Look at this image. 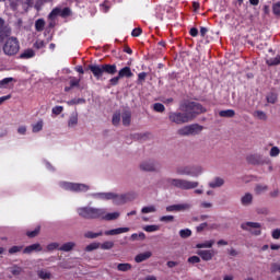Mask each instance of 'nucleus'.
Returning <instances> with one entry per match:
<instances>
[{"instance_id":"nucleus-37","label":"nucleus","mask_w":280,"mask_h":280,"mask_svg":"<svg viewBox=\"0 0 280 280\" xmlns=\"http://www.w3.org/2000/svg\"><path fill=\"white\" fill-rule=\"evenodd\" d=\"M215 241H206L205 243H199L196 245V248H212Z\"/></svg>"},{"instance_id":"nucleus-30","label":"nucleus","mask_w":280,"mask_h":280,"mask_svg":"<svg viewBox=\"0 0 280 280\" xmlns=\"http://www.w3.org/2000/svg\"><path fill=\"white\" fill-rule=\"evenodd\" d=\"M10 5L12 10H16L18 12L23 11L22 0H10Z\"/></svg>"},{"instance_id":"nucleus-7","label":"nucleus","mask_w":280,"mask_h":280,"mask_svg":"<svg viewBox=\"0 0 280 280\" xmlns=\"http://www.w3.org/2000/svg\"><path fill=\"white\" fill-rule=\"evenodd\" d=\"M168 121L175 124L176 126H183L184 124H189L191 121V116L186 112H170Z\"/></svg>"},{"instance_id":"nucleus-52","label":"nucleus","mask_w":280,"mask_h":280,"mask_svg":"<svg viewBox=\"0 0 280 280\" xmlns=\"http://www.w3.org/2000/svg\"><path fill=\"white\" fill-rule=\"evenodd\" d=\"M46 249L48 252L57 250V249L60 250V244H58V243H50V244L47 245Z\"/></svg>"},{"instance_id":"nucleus-56","label":"nucleus","mask_w":280,"mask_h":280,"mask_svg":"<svg viewBox=\"0 0 280 280\" xmlns=\"http://www.w3.org/2000/svg\"><path fill=\"white\" fill-rule=\"evenodd\" d=\"M119 80H121V79L118 74L116 77L112 78L109 80L110 86H117L119 84Z\"/></svg>"},{"instance_id":"nucleus-18","label":"nucleus","mask_w":280,"mask_h":280,"mask_svg":"<svg viewBox=\"0 0 280 280\" xmlns=\"http://www.w3.org/2000/svg\"><path fill=\"white\" fill-rule=\"evenodd\" d=\"M119 215H121V213L119 212L106 213V209H104V213L103 215H101V220H106L107 222H110L113 220H118Z\"/></svg>"},{"instance_id":"nucleus-24","label":"nucleus","mask_w":280,"mask_h":280,"mask_svg":"<svg viewBox=\"0 0 280 280\" xmlns=\"http://www.w3.org/2000/svg\"><path fill=\"white\" fill-rule=\"evenodd\" d=\"M175 173L177 176H190V166H178Z\"/></svg>"},{"instance_id":"nucleus-17","label":"nucleus","mask_w":280,"mask_h":280,"mask_svg":"<svg viewBox=\"0 0 280 280\" xmlns=\"http://www.w3.org/2000/svg\"><path fill=\"white\" fill-rule=\"evenodd\" d=\"M224 186V178L222 177H214L211 182H209L208 187L210 189H218Z\"/></svg>"},{"instance_id":"nucleus-2","label":"nucleus","mask_w":280,"mask_h":280,"mask_svg":"<svg viewBox=\"0 0 280 280\" xmlns=\"http://www.w3.org/2000/svg\"><path fill=\"white\" fill-rule=\"evenodd\" d=\"M89 69L96 80H102L105 73L108 75H115L117 73L116 65H90Z\"/></svg>"},{"instance_id":"nucleus-5","label":"nucleus","mask_w":280,"mask_h":280,"mask_svg":"<svg viewBox=\"0 0 280 280\" xmlns=\"http://www.w3.org/2000/svg\"><path fill=\"white\" fill-rule=\"evenodd\" d=\"M72 15L73 11L71 8L66 7L62 9L61 7H56L48 15L49 27H56V19H58V16H61V19H68V16Z\"/></svg>"},{"instance_id":"nucleus-49","label":"nucleus","mask_w":280,"mask_h":280,"mask_svg":"<svg viewBox=\"0 0 280 280\" xmlns=\"http://www.w3.org/2000/svg\"><path fill=\"white\" fill-rule=\"evenodd\" d=\"M256 213H258V215H268L269 210L266 207H258L256 208Z\"/></svg>"},{"instance_id":"nucleus-11","label":"nucleus","mask_w":280,"mask_h":280,"mask_svg":"<svg viewBox=\"0 0 280 280\" xmlns=\"http://www.w3.org/2000/svg\"><path fill=\"white\" fill-rule=\"evenodd\" d=\"M136 197L137 195L133 192H128L125 195L115 194V197L112 198V200H114V205H126V202H129V200H135Z\"/></svg>"},{"instance_id":"nucleus-19","label":"nucleus","mask_w":280,"mask_h":280,"mask_svg":"<svg viewBox=\"0 0 280 280\" xmlns=\"http://www.w3.org/2000/svg\"><path fill=\"white\" fill-rule=\"evenodd\" d=\"M92 196L93 198H98V200H113L115 192H96Z\"/></svg>"},{"instance_id":"nucleus-54","label":"nucleus","mask_w":280,"mask_h":280,"mask_svg":"<svg viewBox=\"0 0 280 280\" xmlns=\"http://www.w3.org/2000/svg\"><path fill=\"white\" fill-rule=\"evenodd\" d=\"M68 106H73L74 104H84V98H73L67 102Z\"/></svg>"},{"instance_id":"nucleus-50","label":"nucleus","mask_w":280,"mask_h":280,"mask_svg":"<svg viewBox=\"0 0 280 280\" xmlns=\"http://www.w3.org/2000/svg\"><path fill=\"white\" fill-rule=\"evenodd\" d=\"M112 121L114 126H119V122L121 121V114H114Z\"/></svg>"},{"instance_id":"nucleus-55","label":"nucleus","mask_w":280,"mask_h":280,"mask_svg":"<svg viewBox=\"0 0 280 280\" xmlns=\"http://www.w3.org/2000/svg\"><path fill=\"white\" fill-rule=\"evenodd\" d=\"M40 233V226H37L34 231L27 232V237H36Z\"/></svg>"},{"instance_id":"nucleus-61","label":"nucleus","mask_w":280,"mask_h":280,"mask_svg":"<svg viewBox=\"0 0 280 280\" xmlns=\"http://www.w3.org/2000/svg\"><path fill=\"white\" fill-rule=\"evenodd\" d=\"M271 272H280V262L271 264Z\"/></svg>"},{"instance_id":"nucleus-41","label":"nucleus","mask_w":280,"mask_h":280,"mask_svg":"<svg viewBox=\"0 0 280 280\" xmlns=\"http://www.w3.org/2000/svg\"><path fill=\"white\" fill-rule=\"evenodd\" d=\"M102 235H104V233H102V232H98V233L86 232L84 234V237H86L88 240H95L96 237H102Z\"/></svg>"},{"instance_id":"nucleus-4","label":"nucleus","mask_w":280,"mask_h":280,"mask_svg":"<svg viewBox=\"0 0 280 280\" xmlns=\"http://www.w3.org/2000/svg\"><path fill=\"white\" fill-rule=\"evenodd\" d=\"M179 109L183 113H186V115H190V121L194 120L196 115L205 113V107H202V105H200V103L197 102H185L179 105Z\"/></svg>"},{"instance_id":"nucleus-53","label":"nucleus","mask_w":280,"mask_h":280,"mask_svg":"<svg viewBox=\"0 0 280 280\" xmlns=\"http://www.w3.org/2000/svg\"><path fill=\"white\" fill-rule=\"evenodd\" d=\"M23 250V246H12L9 248L10 255H15V253H21Z\"/></svg>"},{"instance_id":"nucleus-33","label":"nucleus","mask_w":280,"mask_h":280,"mask_svg":"<svg viewBox=\"0 0 280 280\" xmlns=\"http://www.w3.org/2000/svg\"><path fill=\"white\" fill-rule=\"evenodd\" d=\"M220 117H225V118H233L235 117V110L233 109H225L219 112Z\"/></svg>"},{"instance_id":"nucleus-22","label":"nucleus","mask_w":280,"mask_h":280,"mask_svg":"<svg viewBox=\"0 0 280 280\" xmlns=\"http://www.w3.org/2000/svg\"><path fill=\"white\" fill-rule=\"evenodd\" d=\"M130 228H117L105 232V235H121V233H128Z\"/></svg>"},{"instance_id":"nucleus-35","label":"nucleus","mask_w":280,"mask_h":280,"mask_svg":"<svg viewBox=\"0 0 280 280\" xmlns=\"http://www.w3.org/2000/svg\"><path fill=\"white\" fill-rule=\"evenodd\" d=\"M34 56H36V52L33 49H26L20 55V58L30 59L34 58Z\"/></svg>"},{"instance_id":"nucleus-57","label":"nucleus","mask_w":280,"mask_h":280,"mask_svg":"<svg viewBox=\"0 0 280 280\" xmlns=\"http://www.w3.org/2000/svg\"><path fill=\"white\" fill-rule=\"evenodd\" d=\"M70 86H71V89H73V86H80V79L71 77L70 78Z\"/></svg>"},{"instance_id":"nucleus-64","label":"nucleus","mask_w":280,"mask_h":280,"mask_svg":"<svg viewBox=\"0 0 280 280\" xmlns=\"http://www.w3.org/2000/svg\"><path fill=\"white\" fill-rule=\"evenodd\" d=\"M273 14H277L278 16L280 15V2H277L276 4H273Z\"/></svg>"},{"instance_id":"nucleus-26","label":"nucleus","mask_w":280,"mask_h":280,"mask_svg":"<svg viewBox=\"0 0 280 280\" xmlns=\"http://www.w3.org/2000/svg\"><path fill=\"white\" fill-rule=\"evenodd\" d=\"M122 125L124 126H130V121H132V113L125 110L121 114Z\"/></svg>"},{"instance_id":"nucleus-38","label":"nucleus","mask_w":280,"mask_h":280,"mask_svg":"<svg viewBox=\"0 0 280 280\" xmlns=\"http://www.w3.org/2000/svg\"><path fill=\"white\" fill-rule=\"evenodd\" d=\"M115 243L112 241H106L103 244H100V248H102V250H110V248H114Z\"/></svg>"},{"instance_id":"nucleus-39","label":"nucleus","mask_w":280,"mask_h":280,"mask_svg":"<svg viewBox=\"0 0 280 280\" xmlns=\"http://www.w3.org/2000/svg\"><path fill=\"white\" fill-rule=\"evenodd\" d=\"M130 240L132 241V242H137V241H143V240H145V233H143V232H140L139 234H137V233H133V234H131V236H130Z\"/></svg>"},{"instance_id":"nucleus-13","label":"nucleus","mask_w":280,"mask_h":280,"mask_svg":"<svg viewBox=\"0 0 280 280\" xmlns=\"http://www.w3.org/2000/svg\"><path fill=\"white\" fill-rule=\"evenodd\" d=\"M189 209H191L189 203H177L166 207L168 213H179L180 211H189Z\"/></svg>"},{"instance_id":"nucleus-48","label":"nucleus","mask_w":280,"mask_h":280,"mask_svg":"<svg viewBox=\"0 0 280 280\" xmlns=\"http://www.w3.org/2000/svg\"><path fill=\"white\" fill-rule=\"evenodd\" d=\"M153 109L156 112V113H164L165 112V105L161 104V103H155L153 105Z\"/></svg>"},{"instance_id":"nucleus-44","label":"nucleus","mask_w":280,"mask_h":280,"mask_svg":"<svg viewBox=\"0 0 280 280\" xmlns=\"http://www.w3.org/2000/svg\"><path fill=\"white\" fill-rule=\"evenodd\" d=\"M35 28L37 30V32H43V30H45V20L39 19L35 22Z\"/></svg>"},{"instance_id":"nucleus-60","label":"nucleus","mask_w":280,"mask_h":280,"mask_svg":"<svg viewBox=\"0 0 280 280\" xmlns=\"http://www.w3.org/2000/svg\"><path fill=\"white\" fill-rule=\"evenodd\" d=\"M271 237L273 240H280V229H275L272 232H271Z\"/></svg>"},{"instance_id":"nucleus-46","label":"nucleus","mask_w":280,"mask_h":280,"mask_svg":"<svg viewBox=\"0 0 280 280\" xmlns=\"http://www.w3.org/2000/svg\"><path fill=\"white\" fill-rule=\"evenodd\" d=\"M3 32H10V27L5 24L3 19H0V34H3Z\"/></svg>"},{"instance_id":"nucleus-28","label":"nucleus","mask_w":280,"mask_h":280,"mask_svg":"<svg viewBox=\"0 0 280 280\" xmlns=\"http://www.w3.org/2000/svg\"><path fill=\"white\" fill-rule=\"evenodd\" d=\"M37 277L43 280H51V273L46 269H39L37 271Z\"/></svg>"},{"instance_id":"nucleus-45","label":"nucleus","mask_w":280,"mask_h":280,"mask_svg":"<svg viewBox=\"0 0 280 280\" xmlns=\"http://www.w3.org/2000/svg\"><path fill=\"white\" fill-rule=\"evenodd\" d=\"M159 229H161L159 225H145L143 228V231H145L147 233H154L159 231Z\"/></svg>"},{"instance_id":"nucleus-47","label":"nucleus","mask_w":280,"mask_h":280,"mask_svg":"<svg viewBox=\"0 0 280 280\" xmlns=\"http://www.w3.org/2000/svg\"><path fill=\"white\" fill-rule=\"evenodd\" d=\"M100 248V243H92L85 247L86 253H91L93 250H97Z\"/></svg>"},{"instance_id":"nucleus-25","label":"nucleus","mask_w":280,"mask_h":280,"mask_svg":"<svg viewBox=\"0 0 280 280\" xmlns=\"http://www.w3.org/2000/svg\"><path fill=\"white\" fill-rule=\"evenodd\" d=\"M266 191H268V185L266 184H257L254 188L256 196H261L262 194H266Z\"/></svg>"},{"instance_id":"nucleus-12","label":"nucleus","mask_w":280,"mask_h":280,"mask_svg":"<svg viewBox=\"0 0 280 280\" xmlns=\"http://www.w3.org/2000/svg\"><path fill=\"white\" fill-rule=\"evenodd\" d=\"M139 168L141 172H159V166L156 162L152 160H147L140 163Z\"/></svg>"},{"instance_id":"nucleus-51","label":"nucleus","mask_w":280,"mask_h":280,"mask_svg":"<svg viewBox=\"0 0 280 280\" xmlns=\"http://www.w3.org/2000/svg\"><path fill=\"white\" fill-rule=\"evenodd\" d=\"M43 120H38L35 125H33V132H40L43 130Z\"/></svg>"},{"instance_id":"nucleus-3","label":"nucleus","mask_w":280,"mask_h":280,"mask_svg":"<svg viewBox=\"0 0 280 280\" xmlns=\"http://www.w3.org/2000/svg\"><path fill=\"white\" fill-rule=\"evenodd\" d=\"M77 212L84 220H100L104 215V208L81 207Z\"/></svg>"},{"instance_id":"nucleus-9","label":"nucleus","mask_w":280,"mask_h":280,"mask_svg":"<svg viewBox=\"0 0 280 280\" xmlns=\"http://www.w3.org/2000/svg\"><path fill=\"white\" fill-rule=\"evenodd\" d=\"M62 189L67 191H89L90 187L85 184H78V183H69V182H61L59 183Z\"/></svg>"},{"instance_id":"nucleus-1","label":"nucleus","mask_w":280,"mask_h":280,"mask_svg":"<svg viewBox=\"0 0 280 280\" xmlns=\"http://www.w3.org/2000/svg\"><path fill=\"white\" fill-rule=\"evenodd\" d=\"M166 185L175 189H182L184 191H189L190 189H196L200 183L196 180L185 179V178H166Z\"/></svg>"},{"instance_id":"nucleus-27","label":"nucleus","mask_w":280,"mask_h":280,"mask_svg":"<svg viewBox=\"0 0 280 280\" xmlns=\"http://www.w3.org/2000/svg\"><path fill=\"white\" fill-rule=\"evenodd\" d=\"M75 248V242H68L65 243L62 246L59 247V250L62 253H71Z\"/></svg>"},{"instance_id":"nucleus-63","label":"nucleus","mask_w":280,"mask_h":280,"mask_svg":"<svg viewBox=\"0 0 280 280\" xmlns=\"http://www.w3.org/2000/svg\"><path fill=\"white\" fill-rule=\"evenodd\" d=\"M270 198H279L280 190L278 188L273 189L271 192H269Z\"/></svg>"},{"instance_id":"nucleus-6","label":"nucleus","mask_w":280,"mask_h":280,"mask_svg":"<svg viewBox=\"0 0 280 280\" xmlns=\"http://www.w3.org/2000/svg\"><path fill=\"white\" fill-rule=\"evenodd\" d=\"M3 40V54L5 56H16L19 54V50L21 49V46L19 44V39L16 37H2Z\"/></svg>"},{"instance_id":"nucleus-31","label":"nucleus","mask_w":280,"mask_h":280,"mask_svg":"<svg viewBox=\"0 0 280 280\" xmlns=\"http://www.w3.org/2000/svg\"><path fill=\"white\" fill-rule=\"evenodd\" d=\"M266 65L268 67H277L280 65V56H276L275 58L266 59Z\"/></svg>"},{"instance_id":"nucleus-23","label":"nucleus","mask_w":280,"mask_h":280,"mask_svg":"<svg viewBox=\"0 0 280 280\" xmlns=\"http://www.w3.org/2000/svg\"><path fill=\"white\" fill-rule=\"evenodd\" d=\"M203 168L200 165H192L190 166V176L192 178H198V176H200V174H202Z\"/></svg>"},{"instance_id":"nucleus-43","label":"nucleus","mask_w":280,"mask_h":280,"mask_svg":"<svg viewBox=\"0 0 280 280\" xmlns=\"http://www.w3.org/2000/svg\"><path fill=\"white\" fill-rule=\"evenodd\" d=\"M179 237H182L183 240H187V237H191V230L189 229L180 230Z\"/></svg>"},{"instance_id":"nucleus-10","label":"nucleus","mask_w":280,"mask_h":280,"mask_svg":"<svg viewBox=\"0 0 280 280\" xmlns=\"http://www.w3.org/2000/svg\"><path fill=\"white\" fill-rule=\"evenodd\" d=\"M243 231H248L252 235H261V223L259 222H245L241 224Z\"/></svg>"},{"instance_id":"nucleus-14","label":"nucleus","mask_w":280,"mask_h":280,"mask_svg":"<svg viewBox=\"0 0 280 280\" xmlns=\"http://www.w3.org/2000/svg\"><path fill=\"white\" fill-rule=\"evenodd\" d=\"M253 202H255V196L253 195V192H245L241 197L242 207H252Z\"/></svg>"},{"instance_id":"nucleus-34","label":"nucleus","mask_w":280,"mask_h":280,"mask_svg":"<svg viewBox=\"0 0 280 280\" xmlns=\"http://www.w3.org/2000/svg\"><path fill=\"white\" fill-rule=\"evenodd\" d=\"M117 270H119V272H128V270H132V265H130L128 262L118 264Z\"/></svg>"},{"instance_id":"nucleus-36","label":"nucleus","mask_w":280,"mask_h":280,"mask_svg":"<svg viewBox=\"0 0 280 280\" xmlns=\"http://www.w3.org/2000/svg\"><path fill=\"white\" fill-rule=\"evenodd\" d=\"M254 117L256 119H260V121H266V119H268V115H266L264 110L254 112Z\"/></svg>"},{"instance_id":"nucleus-42","label":"nucleus","mask_w":280,"mask_h":280,"mask_svg":"<svg viewBox=\"0 0 280 280\" xmlns=\"http://www.w3.org/2000/svg\"><path fill=\"white\" fill-rule=\"evenodd\" d=\"M33 3L34 2L32 0H23L22 1V12H27L30 10V8H32Z\"/></svg>"},{"instance_id":"nucleus-40","label":"nucleus","mask_w":280,"mask_h":280,"mask_svg":"<svg viewBox=\"0 0 280 280\" xmlns=\"http://www.w3.org/2000/svg\"><path fill=\"white\" fill-rule=\"evenodd\" d=\"M141 213H156V206L151 205V206L143 207L141 209Z\"/></svg>"},{"instance_id":"nucleus-59","label":"nucleus","mask_w":280,"mask_h":280,"mask_svg":"<svg viewBox=\"0 0 280 280\" xmlns=\"http://www.w3.org/2000/svg\"><path fill=\"white\" fill-rule=\"evenodd\" d=\"M65 110V107L62 106H55L52 108V115H60Z\"/></svg>"},{"instance_id":"nucleus-8","label":"nucleus","mask_w":280,"mask_h":280,"mask_svg":"<svg viewBox=\"0 0 280 280\" xmlns=\"http://www.w3.org/2000/svg\"><path fill=\"white\" fill-rule=\"evenodd\" d=\"M205 130V127L194 124V125H187L177 130V135L179 137H196V135H200Z\"/></svg>"},{"instance_id":"nucleus-16","label":"nucleus","mask_w":280,"mask_h":280,"mask_svg":"<svg viewBox=\"0 0 280 280\" xmlns=\"http://www.w3.org/2000/svg\"><path fill=\"white\" fill-rule=\"evenodd\" d=\"M197 255L203 259V261H211L213 257L215 256L214 250H198Z\"/></svg>"},{"instance_id":"nucleus-15","label":"nucleus","mask_w":280,"mask_h":280,"mask_svg":"<svg viewBox=\"0 0 280 280\" xmlns=\"http://www.w3.org/2000/svg\"><path fill=\"white\" fill-rule=\"evenodd\" d=\"M42 250H43V246L39 243H35L26 246L23 253L24 255H31V253H40Z\"/></svg>"},{"instance_id":"nucleus-20","label":"nucleus","mask_w":280,"mask_h":280,"mask_svg":"<svg viewBox=\"0 0 280 280\" xmlns=\"http://www.w3.org/2000/svg\"><path fill=\"white\" fill-rule=\"evenodd\" d=\"M150 257H152V252H144V253L138 254L135 257V261L136 264H141L142 261H148Z\"/></svg>"},{"instance_id":"nucleus-62","label":"nucleus","mask_w":280,"mask_h":280,"mask_svg":"<svg viewBox=\"0 0 280 280\" xmlns=\"http://www.w3.org/2000/svg\"><path fill=\"white\" fill-rule=\"evenodd\" d=\"M174 220V215H164L160 218V222H172Z\"/></svg>"},{"instance_id":"nucleus-21","label":"nucleus","mask_w":280,"mask_h":280,"mask_svg":"<svg viewBox=\"0 0 280 280\" xmlns=\"http://www.w3.org/2000/svg\"><path fill=\"white\" fill-rule=\"evenodd\" d=\"M133 73L130 67H124L118 71V78L121 80L122 78H132Z\"/></svg>"},{"instance_id":"nucleus-29","label":"nucleus","mask_w":280,"mask_h":280,"mask_svg":"<svg viewBox=\"0 0 280 280\" xmlns=\"http://www.w3.org/2000/svg\"><path fill=\"white\" fill-rule=\"evenodd\" d=\"M266 101L268 104H277V102H279V95L275 92H270L267 94Z\"/></svg>"},{"instance_id":"nucleus-58","label":"nucleus","mask_w":280,"mask_h":280,"mask_svg":"<svg viewBox=\"0 0 280 280\" xmlns=\"http://www.w3.org/2000/svg\"><path fill=\"white\" fill-rule=\"evenodd\" d=\"M279 154H280V149H279V147H273V148H271V150H270V152H269V155H270V156H279Z\"/></svg>"},{"instance_id":"nucleus-32","label":"nucleus","mask_w":280,"mask_h":280,"mask_svg":"<svg viewBox=\"0 0 280 280\" xmlns=\"http://www.w3.org/2000/svg\"><path fill=\"white\" fill-rule=\"evenodd\" d=\"M75 126H78V113H73L68 120L69 128H75Z\"/></svg>"}]
</instances>
